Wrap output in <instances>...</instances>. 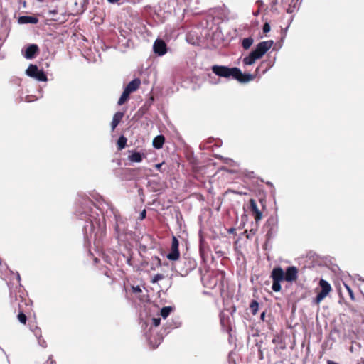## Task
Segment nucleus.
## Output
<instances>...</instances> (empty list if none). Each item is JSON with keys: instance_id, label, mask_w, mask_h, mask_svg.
I'll return each instance as SVG.
<instances>
[{"instance_id": "3", "label": "nucleus", "mask_w": 364, "mask_h": 364, "mask_svg": "<svg viewBox=\"0 0 364 364\" xmlns=\"http://www.w3.org/2000/svg\"><path fill=\"white\" fill-rule=\"evenodd\" d=\"M272 41L260 42L257 45L254 50L243 58V64L245 65L254 64L257 60L260 59L272 48Z\"/></svg>"}, {"instance_id": "6", "label": "nucleus", "mask_w": 364, "mask_h": 364, "mask_svg": "<svg viewBox=\"0 0 364 364\" xmlns=\"http://www.w3.org/2000/svg\"><path fill=\"white\" fill-rule=\"evenodd\" d=\"M178 240L173 236L172 238L171 247L170 252L167 255L166 257L171 261L178 260L180 256L178 250Z\"/></svg>"}, {"instance_id": "8", "label": "nucleus", "mask_w": 364, "mask_h": 364, "mask_svg": "<svg viewBox=\"0 0 364 364\" xmlns=\"http://www.w3.org/2000/svg\"><path fill=\"white\" fill-rule=\"evenodd\" d=\"M154 52L159 56L164 55L167 50L165 42L161 39H157L153 46Z\"/></svg>"}, {"instance_id": "21", "label": "nucleus", "mask_w": 364, "mask_h": 364, "mask_svg": "<svg viewBox=\"0 0 364 364\" xmlns=\"http://www.w3.org/2000/svg\"><path fill=\"white\" fill-rule=\"evenodd\" d=\"M127 144V138L124 136H121L117 141V146L119 149L122 150L124 149Z\"/></svg>"}, {"instance_id": "10", "label": "nucleus", "mask_w": 364, "mask_h": 364, "mask_svg": "<svg viewBox=\"0 0 364 364\" xmlns=\"http://www.w3.org/2000/svg\"><path fill=\"white\" fill-rule=\"evenodd\" d=\"M273 281L282 282L284 279V272L281 267L274 268L271 273Z\"/></svg>"}, {"instance_id": "32", "label": "nucleus", "mask_w": 364, "mask_h": 364, "mask_svg": "<svg viewBox=\"0 0 364 364\" xmlns=\"http://www.w3.org/2000/svg\"><path fill=\"white\" fill-rule=\"evenodd\" d=\"M146 210H144L141 213H140V215H139V219L140 220H144L145 218H146Z\"/></svg>"}, {"instance_id": "17", "label": "nucleus", "mask_w": 364, "mask_h": 364, "mask_svg": "<svg viewBox=\"0 0 364 364\" xmlns=\"http://www.w3.org/2000/svg\"><path fill=\"white\" fill-rule=\"evenodd\" d=\"M254 40L251 37L245 38L242 41V46L245 50L249 49L253 44Z\"/></svg>"}, {"instance_id": "14", "label": "nucleus", "mask_w": 364, "mask_h": 364, "mask_svg": "<svg viewBox=\"0 0 364 364\" xmlns=\"http://www.w3.org/2000/svg\"><path fill=\"white\" fill-rule=\"evenodd\" d=\"M18 22L20 23H31V24H36L38 22V19L35 16H21L18 18Z\"/></svg>"}, {"instance_id": "42", "label": "nucleus", "mask_w": 364, "mask_h": 364, "mask_svg": "<svg viewBox=\"0 0 364 364\" xmlns=\"http://www.w3.org/2000/svg\"><path fill=\"white\" fill-rule=\"evenodd\" d=\"M221 322H222L223 323V322H224V321H223V318H221Z\"/></svg>"}, {"instance_id": "41", "label": "nucleus", "mask_w": 364, "mask_h": 364, "mask_svg": "<svg viewBox=\"0 0 364 364\" xmlns=\"http://www.w3.org/2000/svg\"><path fill=\"white\" fill-rule=\"evenodd\" d=\"M259 13V11H256V13L255 14V15H257V14Z\"/></svg>"}, {"instance_id": "9", "label": "nucleus", "mask_w": 364, "mask_h": 364, "mask_svg": "<svg viewBox=\"0 0 364 364\" xmlns=\"http://www.w3.org/2000/svg\"><path fill=\"white\" fill-rule=\"evenodd\" d=\"M38 52V47L36 44L28 46L25 50H22V55L26 59H33Z\"/></svg>"}, {"instance_id": "7", "label": "nucleus", "mask_w": 364, "mask_h": 364, "mask_svg": "<svg viewBox=\"0 0 364 364\" xmlns=\"http://www.w3.org/2000/svg\"><path fill=\"white\" fill-rule=\"evenodd\" d=\"M298 277V269L296 267H288L284 272L285 281L292 282Z\"/></svg>"}, {"instance_id": "34", "label": "nucleus", "mask_w": 364, "mask_h": 364, "mask_svg": "<svg viewBox=\"0 0 364 364\" xmlns=\"http://www.w3.org/2000/svg\"><path fill=\"white\" fill-rule=\"evenodd\" d=\"M162 165H163V164H162V163H161V164H156V165H155V167H156L158 170H159V169L161 168V167L162 166Z\"/></svg>"}, {"instance_id": "11", "label": "nucleus", "mask_w": 364, "mask_h": 364, "mask_svg": "<svg viewBox=\"0 0 364 364\" xmlns=\"http://www.w3.org/2000/svg\"><path fill=\"white\" fill-rule=\"evenodd\" d=\"M250 210L254 215L255 220L256 222H258L262 219V214L261 211L259 210L256 201L254 199H250Z\"/></svg>"}, {"instance_id": "40", "label": "nucleus", "mask_w": 364, "mask_h": 364, "mask_svg": "<svg viewBox=\"0 0 364 364\" xmlns=\"http://www.w3.org/2000/svg\"><path fill=\"white\" fill-rule=\"evenodd\" d=\"M233 231H234V229H231V230H230V232H232Z\"/></svg>"}, {"instance_id": "23", "label": "nucleus", "mask_w": 364, "mask_h": 364, "mask_svg": "<svg viewBox=\"0 0 364 364\" xmlns=\"http://www.w3.org/2000/svg\"><path fill=\"white\" fill-rule=\"evenodd\" d=\"M281 282L273 281L272 289L275 292H279L281 290Z\"/></svg>"}, {"instance_id": "20", "label": "nucleus", "mask_w": 364, "mask_h": 364, "mask_svg": "<svg viewBox=\"0 0 364 364\" xmlns=\"http://www.w3.org/2000/svg\"><path fill=\"white\" fill-rule=\"evenodd\" d=\"M129 95L130 93L128 92V90H124L120 98L118 100V105H123L129 99Z\"/></svg>"}, {"instance_id": "24", "label": "nucleus", "mask_w": 364, "mask_h": 364, "mask_svg": "<svg viewBox=\"0 0 364 364\" xmlns=\"http://www.w3.org/2000/svg\"><path fill=\"white\" fill-rule=\"evenodd\" d=\"M18 319L21 323L25 324L26 322L27 318H26V316L23 313L21 312L18 315Z\"/></svg>"}, {"instance_id": "12", "label": "nucleus", "mask_w": 364, "mask_h": 364, "mask_svg": "<svg viewBox=\"0 0 364 364\" xmlns=\"http://www.w3.org/2000/svg\"><path fill=\"white\" fill-rule=\"evenodd\" d=\"M183 262L185 265V268L181 270L183 274H187L196 267V262L193 259L185 258Z\"/></svg>"}, {"instance_id": "13", "label": "nucleus", "mask_w": 364, "mask_h": 364, "mask_svg": "<svg viewBox=\"0 0 364 364\" xmlns=\"http://www.w3.org/2000/svg\"><path fill=\"white\" fill-rule=\"evenodd\" d=\"M141 85V80L138 78L132 80L124 88L125 90H128L129 93L136 91Z\"/></svg>"}, {"instance_id": "19", "label": "nucleus", "mask_w": 364, "mask_h": 364, "mask_svg": "<svg viewBox=\"0 0 364 364\" xmlns=\"http://www.w3.org/2000/svg\"><path fill=\"white\" fill-rule=\"evenodd\" d=\"M173 311L171 306H165L161 309L160 315L162 318H166L168 316L170 313Z\"/></svg>"}, {"instance_id": "26", "label": "nucleus", "mask_w": 364, "mask_h": 364, "mask_svg": "<svg viewBox=\"0 0 364 364\" xmlns=\"http://www.w3.org/2000/svg\"><path fill=\"white\" fill-rule=\"evenodd\" d=\"M33 333L38 339V338H41V331L39 328L36 327V328L33 330Z\"/></svg>"}, {"instance_id": "28", "label": "nucleus", "mask_w": 364, "mask_h": 364, "mask_svg": "<svg viewBox=\"0 0 364 364\" xmlns=\"http://www.w3.org/2000/svg\"><path fill=\"white\" fill-rule=\"evenodd\" d=\"M345 287H346V289L348 291V294H349V296H350V299L352 300H354L355 298H354V294H353V292L352 289L348 285H345Z\"/></svg>"}, {"instance_id": "4", "label": "nucleus", "mask_w": 364, "mask_h": 364, "mask_svg": "<svg viewBox=\"0 0 364 364\" xmlns=\"http://www.w3.org/2000/svg\"><path fill=\"white\" fill-rule=\"evenodd\" d=\"M26 74L38 81H47V76L42 70H39L35 65H30L26 71Z\"/></svg>"}, {"instance_id": "33", "label": "nucleus", "mask_w": 364, "mask_h": 364, "mask_svg": "<svg viewBox=\"0 0 364 364\" xmlns=\"http://www.w3.org/2000/svg\"><path fill=\"white\" fill-rule=\"evenodd\" d=\"M49 363H50V364H55V361H54V360H53V359H52V356H50V357L48 358V361L46 362V364H49Z\"/></svg>"}, {"instance_id": "35", "label": "nucleus", "mask_w": 364, "mask_h": 364, "mask_svg": "<svg viewBox=\"0 0 364 364\" xmlns=\"http://www.w3.org/2000/svg\"><path fill=\"white\" fill-rule=\"evenodd\" d=\"M119 0H107L108 2L109 3H112V4H114V3H117L118 2Z\"/></svg>"}, {"instance_id": "2", "label": "nucleus", "mask_w": 364, "mask_h": 364, "mask_svg": "<svg viewBox=\"0 0 364 364\" xmlns=\"http://www.w3.org/2000/svg\"><path fill=\"white\" fill-rule=\"evenodd\" d=\"M212 71L218 76L225 78L232 77L242 82H247L254 79L251 74H242L237 68H229L226 66L213 65Z\"/></svg>"}, {"instance_id": "29", "label": "nucleus", "mask_w": 364, "mask_h": 364, "mask_svg": "<svg viewBox=\"0 0 364 364\" xmlns=\"http://www.w3.org/2000/svg\"><path fill=\"white\" fill-rule=\"evenodd\" d=\"M270 31V25L268 23H265L263 26V32L264 33H268Z\"/></svg>"}, {"instance_id": "5", "label": "nucleus", "mask_w": 364, "mask_h": 364, "mask_svg": "<svg viewBox=\"0 0 364 364\" xmlns=\"http://www.w3.org/2000/svg\"><path fill=\"white\" fill-rule=\"evenodd\" d=\"M319 285L321 288V290L314 299V303L316 304H319L320 302L323 299H324V298H326L327 295L329 294V292L331 291V287L330 284L324 279L320 280Z\"/></svg>"}, {"instance_id": "36", "label": "nucleus", "mask_w": 364, "mask_h": 364, "mask_svg": "<svg viewBox=\"0 0 364 364\" xmlns=\"http://www.w3.org/2000/svg\"><path fill=\"white\" fill-rule=\"evenodd\" d=\"M161 338H160V339H159V343H156V344L153 345V348H156V347L159 345V343H161Z\"/></svg>"}, {"instance_id": "31", "label": "nucleus", "mask_w": 364, "mask_h": 364, "mask_svg": "<svg viewBox=\"0 0 364 364\" xmlns=\"http://www.w3.org/2000/svg\"><path fill=\"white\" fill-rule=\"evenodd\" d=\"M132 290L134 293H139L141 291V289L139 286L133 287Z\"/></svg>"}, {"instance_id": "16", "label": "nucleus", "mask_w": 364, "mask_h": 364, "mask_svg": "<svg viewBox=\"0 0 364 364\" xmlns=\"http://www.w3.org/2000/svg\"><path fill=\"white\" fill-rule=\"evenodd\" d=\"M164 141L165 138L163 135H158L153 140V146L155 149H159L162 148Z\"/></svg>"}, {"instance_id": "18", "label": "nucleus", "mask_w": 364, "mask_h": 364, "mask_svg": "<svg viewBox=\"0 0 364 364\" xmlns=\"http://www.w3.org/2000/svg\"><path fill=\"white\" fill-rule=\"evenodd\" d=\"M129 159L132 162H141L142 161V156L139 152H134L129 156Z\"/></svg>"}, {"instance_id": "38", "label": "nucleus", "mask_w": 364, "mask_h": 364, "mask_svg": "<svg viewBox=\"0 0 364 364\" xmlns=\"http://www.w3.org/2000/svg\"><path fill=\"white\" fill-rule=\"evenodd\" d=\"M287 12L288 13H291V12H293V10L291 9V8L289 7V8L287 9Z\"/></svg>"}, {"instance_id": "1", "label": "nucleus", "mask_w": 364, "mask_h": 364, "mask_svg": "<svg viewBox=\"0 0 364 364\" xmlns=\"http://www.w3.org/2000/svg\"><path fill=\"white\" fill-rule=\"evenodd\" d=\"M97 208L93 203L89 201L85 210L79 212L78 215L81 220H86L87 224L84 226L83 230L85 237L92 239L94 237L95 241L100 239L105 232V225L104 220L97 218L95 215Z\"/></svg>"}, {"instance_id": "27", "label": "nucleus", "mask_w": 364, "mask_h": 364, "mask_svg": "<svg viewBox=\"0 0 364 364\" xmlns=\"http://www.w3.org/2000/svg\"><path fill=\"white\" fill-rule=\"evenodd\" d=\"M151 321H152V324L154 326H159L160 324V322H161V318H153L151 319Z\"/></svg>"}, {"instance_id": "22", "label": "nucleus", "mask_w": 364, "mask_h": 364, "mask_svg": "<svg viewBox=\"0 0 364 364\" xmlns=\"http://www.w3.org/2000/svg\"><path fill=\"white\" fill-rule=\"evenodd\" d=\"M253 314H256L258 311L259 304L256 301H252L250 306Z\"/></svg>"}, {"instance_id": "30", "label": "nucleus", "mask_w": 364, "mask_h": 364, "mask_svg": "<svg viewBox=\"0 0 364 364\" xmlns=\"http://www.w3.org/2000/svg\"><path fill=\"white\" fill-rule=\"evenodd\" d=\"M38 341L39 345L41 346L42 347L46 348L47 346L46 342L43 339L38 338Z\"/></svg>"}, {"instance_id": "37", "label": "nucleus", "mask_w": 364, "mask_h": 364, "mask_svg": "<svg viewBox=\"0 0 364 364\" xmlns=\"http://www.w3.org/2000/svg\"><path fill=\"white\" fill-rule=\"evenodd\" d=\"M264 317H265V313H264V312H263V313L261 314V318H262V320H264Z\"/></svg>"}, {"instance_id": "25", "label": "nucleus", "mask_w": 364, "mask_h": 364, "mask_svg": "<svg viewBox=\"0 0 364 364\" xmlns=\"http://www.w3.org/2000/svg\"><path fill=\"white\" fill-rule=\"evenodd\" d=\"M164 275L162 274H157L156 275H154L151 279V282L152 283H156L159 280H161L162 279H164Z\"/></svg>"}, {"instance_id": "15", "label": "nucleus", "mask_w": 364, "mask_h": 364, "mask_svg": "<svg viewBox=\"0 0 364 364\" xmlns=\"http://www.w3.org/2000/svg\"><path fill=\"white\" fill-rule=\"evenodd\" d=\"M124 117V113L121 112H117L114 114L112 122V129L114 130V129L117 127V126L119 124L120 121Z\"/></svg>"}, {"instance_id": "39", "label": "nucleus", "mask_w": 364, "mask_h": 364, "mask_svg": "<svg viewBox=\"0 0 364 364\" xmlns=\"http://www.w3.org/2000/svg\"><path fill=\"white\" fill-rule=\"evenodd\" d=\"M17 278L18 280L20 279V275L18 274H17Z\"/></svg>"}, {"instance_id": "43", "label": "nucleus", "mask_w": 364, "mask_h": 364, "mask_svg": "<svg viewBox=\"0 0 364 364\" xmlns=\"http://www.w3.org/2000/svg\"><path fill=\"white\" fill-rule=\"evenodd\" d=\"M362 323H364V318L363 319Z\"/></svg>"}]
</instances>
